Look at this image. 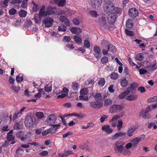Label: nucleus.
Here are the masks:
<instances>
[{"label": "nucleus", "instance_id": "f257e3e1", "mask_svg": "<svg viewBox=\"0 0 157 157\" xmlns=\"http://www.w3.org/2000/svg\"><path fill=\"white\" fill-rule=\"evenodd\" d=\"M35 121V119L34 116L30 115H27L24 120L25 126L29 128L32 127L34 125Z\"/></svg>", "mask_w": 157, "mask_h": 157}, {"label": "nucleus", "instance_id": "f03ea898", "mask_svg": "<svg viewBox=\"0 0 157 157\" xmlns=\"http://www.w3.org/2000/svg\"><path fill=\"white\" fill-rule=\"evenodd\" d=\"M124 108V107L121 105L114 104L109 108V111L111 113H115L122 110Z\"/></svg>", "mask_w": 157, "mask_h": 157}, {"label": "nucleus", "instance_id": "7ed1b4c3", "mask_svg": "<svg viewBox=\"0 0 157 157\" xmlns=\"http://www.w3.org/2000/svg\"><path fill=\"white\" fill-rule=\"evenodd\" d=\"M114 4L111 2H108L105 3L104 6V11L107 13L112 12L114 9Z\"/></svg>", "mask_w": 157, "mask_h": 157}, {"label": "nucleus", "instance_id": "20e7f679", "mask_svg": "<svg viewBox=\"0 0 157 157\" xmlns=\"http://www.w3.org/2000/svg\"><path fill=\"white\" fill-rule=\"evenodd\" d=\"M124 142L123 141H118L115 144L114 150L116 153L120 154L123 149V146Z\"/></svg>", "mask_w": 157, "mask_h": 157}, {"label": "nucleus", "instance_id": "39448f33", "mask_svg": "<svg viewBox=\"0 0 157 157\" xmlns=\"http://www.w3.org/2000/svg\"><path fill=\"white\" fill-rule=\"evenodd\" d=\"M103 103L98 100H95L94 101L90 102L89 103V106L91 108L95 109L100 108L101 107Z\"/></svg>", "mask_w": 157, "mask_h": 157}, {"label": "nucleus", "instance_id": "423d86ee", "mask_svg": "<svg viewBox=\"0 0 157 157\" xmlns=\"http://www.w3.org/2000/svg\"><path fill=\"white\" fill-rule=\"evenodd\" d=\"M107 21L109 24L113 25L117 19V15L114 13H109L107 17Z\"/></svg>", "mask_w": 157, "mask_h": 157}, {"label": "nucleus", "instance_id": "0eeeda50", "mask_svg": "<svg viewBox=\"0 0 157 157\" xmlns=\"http://www.w3.org/2000/svg\"><path fill=\"white\" fill-rule=\"evenodd\" d=\"M138 10L135 8H132L130 9L128 11V15L132 18H135L138 15Z\"/></svg>", "mask_w": 157, "mask_h": 157}, {"label": "nucleus", "instance_id": "6e6552de", "mask_svg": "<svg viewBox=\"0 0 157 157\" xmlns=\"http://www.w3.org/2000/svg\"><path fill=\"white\" fill-rule=\"evenodd\" d=\"M56 118L54 114L49 115L46 119L48 124L50 125H53L55 123Z\"/></svg>", "mask_w": 157, "mask_h": 157}, {"label": "nucleus", "instance_id": "1a4fd4ad", "mask_svg": "<svg viewBox=\"0 0 157 157\" xmlns=\"http://www.w3.org/2000/svg\"><path fill=\"white\" fill-rule=\"evenodd\" d=\"M94 51L95 53L94 54V57L98 59L101 58V49L100 47L98 45H95L93 48Z\"/></svg>", "mask_w": 157, "mask_h": 157}, {"label": "nucleus", "instance_id": "9d476101", "mask_svg": "<svg viewBox=\"0 0 157 157\" xmlns=\"http://www.w3.org/2000/svg\"><path fill=\"white\" fill-rule=\"evenodd\" d=\"M53 21V19L50 17L46 18L43 21L45 26L47 27H49L52 26Z\"/></svg>", "mask_w": 157, "mask_h": 157}, {"label": "nucleus", "instance_id": "9b49d317", "mask_svg": "<svg viewBox=\"0 0 157 157\" xmlns=\"http://www.w3.org/2000/svg\"><path fill=\"white\" fill-rule=\"evenodd\" d=\"M102 0H91V3L92 6L94 8L100 7L102 3Z\"/></svg>", "mask_w": 157, "mask_h": 157}, {"label": "nucleus", "instance_id": "f8f14e48", "mask_svg": "<svg viewBox=\"0 0 157 157\" xmlns=\"http://www.w3.org/2000/svg\"><path fill=\"white\" fill-rule=\"evenodd\" d=\"M98 23L99 25L101 27H104L106 24V19L104 16L100 17L98 19Z\"/></svg>", "mask_w": 157, "mask_h": 157}, {"label": "nucleus", "instance_id": "ddd939ff", "mask_svg": "<svg viewBox=\"0 0 157 157\" xmlns=\"http://www.w3.org/2000/svg\"><path fill=\"white\" fill-rule=\"evenodd\" d=\"M145 136L144 135H141L132 139L131 142L132 143L133 146L137 145L142 139V137L144 138Z\"/></svg>", "mask_w": 157, "mask_h": 157}, {"label": "nucleus", "instance_id": "4468645a", "mask_svg": "<svg viewBox=\"0 0 157 157\" xmlns=\"http://www.w3.org/2000/svg\"><path fill=\"white\" fill-rule=\"evenodd\" d=\"M59 21L61 22H63L67 26L70 25V23L69 19L66 17L63 16H61L59 17Z\"/></svg>", "mask_w": 157, "mask_h": 157}, {"label": "nucleus", "instance_id": "2eb2a0df", "mask_svg": "<svg viewBox=\"0 0 157 157\" xmlns=\"http://www.w3.org/2000/svg\"><path fill=\"white\" fill-rule=\"evenodd\" d=\"M45 6L44 5H43L40 10L39 13V16L40 17H42L46 16L48 15L46 10L45 11Z\"/></svg>", "mask_w": 157, "mask_h": 157}, {"label": "nucleus", "instance_id": "dca6fc26", "mask_svg": "<svg viewBox=\"0 0 157 157\" xmlns=\"http://www.w3.org/2000/svg\"><path fill=\"white\" fill-rule=\"evenodd\" d=\"M110 127L109 125H105L102 126L101 128L103 131L105 132L107 134H109L113 131V130Z\"/></svg>", "mask_w": 157, "mask_h": 157}, {"label": "nucleus", "instance_id": "f3484780", "mask_svg": "<svg viewBox=\"0 0 157 157\" xmlns=\"http://www.w3.org/2000/svg\"><path fill=\"white\" fill-rule=\"evenodd\" d=\"M126 134V132H125L116 133L111 137V139L112 140H115L118 138L120 137H121L125 135Z\"/></svg>", "mask_w": 157, "mask_h": 157}, {"label": "nucleus", "instance_id": "a211bd4d", "mask_svg": "<svg viewBox=\"0 0 157 157\" xmlns=\"http://www.w3.org/2000/svg\"><path fill=\"white\" fill-rule=\"evenodd\" d=\"M130 93V90H127L119 94L118 96V98L120 99H123L125 97H126Z\"/></svg>", "mask_w": 157, "mask_h": 157}, {"label": "nucleus", "instance_id": "6ab92c4d", "mask_svg": "<svg viewBox=\"0 0 157 157\" xmlns=\"http://www.w3.org/2000/svg\"><path fill=\"white\" fill-rule=\"evenodd\" d=\"M137 96L136 95L130 94L126 98V99L127 101H133L137 99Z\"/></svg>", "mask_w": 157, "mask_h": 157}, {"label": "nucleus", "instance_id": "aec40b11", "mask_svg": "<svg viewBox=\"0 0 157 157\" xmlns=\"http://www.w3.org/2000/svg\"><path fill=\"white\" fill-rule=\"evenodd\" d=\"M138 86V84L136 82H133L131 85L130 86H128L127 88V90H130L131 91L134 90L135 88Z\"/></svg>", "mask_w": 157, "mask_h": 157}, {"label": "nucleus", "instance_id": "412c9836", "mask_svg": "<svg viewBox=\"0 0 157 157\" xmlns=\"http://www.w3.org/2000/svg\"><path fill=\"white\" fill-rule=\"evenodd\" d=\"M126 25L127 28L131 29L133 26V23L132 20L129 19L126 21Z\"/></svg>", "mask_w": 157, "mask_h": 157}, {"label": "nucleus", "instance_id": "4be33fe9", "mask_svg": "<svg viewBox=\"0 0 157 157\" xmlns=\"http://www.w3.org/2000/svg\"><path fill=\"white\" fill-rule=\"evenodd\" d=\"M136 128L134 126L130 127L128 129L127 132V134L129 136H131L133 135V133L134 132Z\"/></svg>", "mask_w": 157, "mask_h": 157}, {"label": "nucleus", "instance_id": "5701e85b", "mask_svg": "<svg viewBox=\"0 0 157 157\" xmlns=\"http://www.w3.org/2000/svg\"><path fill=\"white\" fill-rule=\"evenodd\" d=\"M92 96L97 100H101L102 98L101 94L100 93L94 92L92 94Z\"/></svg>", "mask_w": 157, "mask_h": 157}, {"label": "nucleus", "instance_id": "b1692460", "mask_svg": "<svg viewBox=\"0 0 157 157\" xmlns=\"http://www.w3.org/2000/svg\"><path fill=\"white\" fill-rule=\"evenodd\" d=\"M24 132L20 131L18 132L16 134V136L18 138H20L21 140L24 141Z\"/></svg>", "mask_w": 157, "mask_h": 157}, {"label": "nucleus", "instance_id": "393cba45", "mask_svg": "<svg viewBox=\"0 0 157 157\" xmlns=\"http://www.w3.org/2000/svg\"><path fill=\"white\" fill-rule=\"evenodd\" d=\"M147 67L150 70L153 71L155 70L157 68V63L155 62L152 64L147 66Z\"/></svg>", "mask_w": 157, "mask_h": 157}, {"label": "nucleus", "instance_id": "a878e982", "mask_svg": "<svg viewBox=\"0 0 157 157\" xmlns=\"http://www.w3.org/2000/svg\"><path fill=\"white\" fill-rule=\"evenodd\" d=\"M52 128L48 129L43 131L42 134L43 136H46L50 133H54V131H52Z\"/></svg>", "mask_w": 157, "mask_h": 157}, {"label": "nucleus", "instance_id": "bb28decb", "mask_svg": "<svg viewBox=\"0 0 157 157\" xmlns=\"http://www.w3.org/2000/svg\"><path fill=\"white\" fill-rule=\"evenodd\" d=\"M128 83V81L126 80L125 78H124L121 81V84L123 87L126 86Z\"/></svg>", "mask_w": 157, "mask_h": 157}, {"label": "nucleus", "instance_id": "cd10ccee", "mask_svg": "<svg viewBox=\"0 0 157 157\" xmlns=\"http://www.w3.org/2000/svg\"><path fill=\"white\" fill-rule=\"evenodd\" d=\"M53 7L50 6H48L47 7L46 11L48 15L53 14L54 11L52 10Z\"/></svg>", "mask_w": 157, "mask_h": 157}, {"label": "nucleus", "instance_id": "c85d7f7f", "mask_svg": "<svg viewBox=\"0 0 157 157\" xmlns=\"http://www.w3.org/2000/svg\"><path fill=\"white\" fill-rule=\"evenodd\" d=\"M113 101L111 99H107L105 100L104 101V105L107 106L111 105Z\"/></svg>", "mask_w": 157, "mask_h": 157}, {"label": "nucleus", "instance_id": "c756f323", "mask_svg": "<svg viewBox=\"0 0 157 157\" xmlns=\"http://www.w3.org/2000/svg\"><path fill=\"white\" fill-rule=\"evenodd\" d=\"M105 80L104 78H100L98 81V84L101 86H104L105 84Z\"/></svg>", "mask_w": 157, "mask_h": 157}, {"label": "nucleus", "instance_id": "7c9ffc66", "mask_svg": "<svg viewBox=\"0 0 157 157\" xmlns=\"http://www.w3.org/2000/svg\"><path fill=\"white\" fill-rule=\"evenodd\" d=\"M110 77L112 79L116 80L118 78V75L117 73L113 72L111 73L110 75Z\"/></svg>", "mask_w": 157, "mask_h": 157}, {"label": "nucleus", "instance_id": "2f4dec72", "mask_svg": "<svg viewBox=\"0 0 157 157\" xmlns=\"http://www.w3.org/2000/svg\"><path fill=\"white\" fill-rule=\"evenodd\" d=\"M74 39L75 41L78 44H80L82 42V40L81 38L79 37L77 35H75Z\"/></svg>", "mask_w": 157, "mask_h": 157}, {"label": "nucleus", "instance_id": "473e14b6", "mask_svg": "<svg viewBox=\"0 0 157 157\" xmlns=\"http://www.w3.org/2000/svg\"><path fill=\"white\" fill-rule=\"evenodd\" d=\"M110 43L105 40H103L101 41V44L103 46H106L107 47L109 46Z\"/></svg>", "mask_w": 157, "mask_h": 157}, {"label": "nucleus", "instance_id": "72a5a7b5", "mask_svg": "<svg viewBox=\"0 0 157 157\" xmlns=\"http://www.w3.org/2000/svg\"><path fill=\"white\" fill-rule=\"evenodd\" d=\"M19 15L21 17H25L27 14V12L24 10H21L18 12Z\"/></svg>", "mask_w": 157, "mask_h": 157}, {"label": "nucleus", "instance_id": "f704fd0d", "mask_svg": "<svg viewBox=\"0 0 157 157\" xmlns=\"http://www.w3.org/2000/svg\"><path fill=\"white\" fill-rule=\"evenodd\" d=\"M136 59L137 60L142 61L144 59V57L141 54L139 53L136 56Z\"/></svg>", "mask_w": 157, "mask_h": 157}, {"label": "nucleus", "instance_id": "c9c22d12", "mask_svg": "<svg viewBox=\"0 0 157 157\" xmlns=\"http://www.w3.org/2000/svg\"><path fill=\"white\" fill-rule=\"evenodd\" d=\"M89 14L92 17L94 18L97 17L98 15L97 12L94 10H91L90 11Z\"/></svg>", "mask_w": 157, "mask_h": 157}, {"label": "nucleus", "instance_id": "e433bc0d", "mask_svg": "<svg viewBox=\"0 0 157 157\" xmlns=\"http://www.w3.org/2000/svg\"><path fill=\"white\" fill-rule=\"evenodd\" d=\"M125 32L126 34L128 36H134V32L132 31L125 29Z\"/></svg>", "mask_w": 157, "mask_h": 157}, {"label": "nucleus", "instance_id": "4c0bfd02", "mask_svg": "<svg viewBox=\"0 0 157 157\" xmlns=\"http://www.w3.org/2000/svg\"><path fill=\"white\" fill-rule=\"evenodd\" d=\"M86 116L85 113H75V116L77 117L78 118H82Z\"/></svg>", "mask_w": 157, "mask_h": 157}, {"label": "nucleus", "instance_id": "58836bf2", "mask_svg": "<svg viewBox=\"0 0 157 157\" xmlns=\"http://www.w3.org/2000/svg\"><path fill=\"white\" fill-rule=\"evenodd\" d=\"M33 136V134L31 132H27V133L24 136V140H25L27 139H29L30 137H32Z\"/></svg>", "mask_w": 157, "mask_h": 157}, {"label": "nucleus", "instance_id": "ea45409f", "mask_svg": "<svg viewBox=\"0 0 157 157\" xmlns=\"http://www.w3.org/2000/svg\"><path fill=\"white\" fill-rule=\"evenodd\" d=\"M157 100V96H154L148 99L147 100V102L148 103H151L156 101Z\"/></svg>", "mask_w": 157, "mask_h": 157}, {"label": "nucleus", "instance_id": "a19ab883", "mask_svg": "<svg viewBox=\"0 0 157 157\" xmlns=\"http://www.w3.org/2000/svg\"><path fill=\"white\" fill-rule=\"evenodd\" d=\"M108 61V58L107 57L103 56L101 59V62L102 64L106 63Z\"/></svg>", "mask_w": 157, "mask_h": 157}, {"label": "nucleus", "instance_id": "79ce46f5", "mask_svg": "<svg viewBox=\"0 0 157 157\" xmlns=\"http://www.w3.org/2000/svg\"><path fill=\"white\" fill-rule=\"evenodd\" d=\"M88 93L87 89L84 88L81 90L80 94L81 95H86Z\"/></svg>", "mask_w": 157, "mask_h": 157}, {"label": "nucleus", "instance_id": "37998d69", "mask_svg": "<svg viewBox=\"0 0 157 157\" xmlns=\"http://www.w3.org/2000/svg\"><path fill=\"white\" fill-rule=\"evenodd\" d=\"M22 125L21 124H19L18 123H16L14 124L13 126V129H20L22 128Z\"/></svg>", "mask_w": 157, "mask_h": 157}, {"label": "nucleus", "instance_id": "c03bdc74", "mask_svg": "<svg viewBox=\"0 0 157 157\" xmlns=\"http://www.w3.org/2000/svg\"><path fill=\"white\" fill-rule=\"evenodd\" d=\"M36 115L38 118L40 119L44 117V115L43 112H39L36 113Z\"/></svg>", "mask_w": 157, "mask_h": 157}, {"label": "nucleus", "instance_id": "a18cd8bd", "mask_svg": "<svg viewBox=\"0 0 157 157\" xmlns=\"http://www.w3.org/2000/svg\"><path fill=\"white\" fill-rule=\"evenodd\" d=\"M113 10L114 11V13H116L118 14H120L121 13L122 9H121L118 7H115L114 6V9Z\"/></svg>", "mask_w": 157, "mask_h": 157}, {"label": "nucleus", "instance_id": "49530a36", "mask_svg": "<svg viewBox=\"0 0 157 157\" xmlns=\"http://www.w3.org/2000/svg\"><path fill=\"white\" fill-rule=\"evenodd\" d=\"M84 46L87 48H89L90 47V43L88 40H85L84 42Z\"/></svg>", "mask_w": 157, "mask_h": 157}, {"label": "nucleus", "instance_id": "de8ad7c7", "mask_svg": "<svg viewBox=\"0 0 157 157\" xmlns=\"http://www.w3.org/2000/svg\"><path fill=\"white\" fill-rule=\"evenodd\" d=\"M109 47L110 48V51L113 52V53L115 52L116 51V48L115 46L110 43L109 45Z\"/></svg>", "mask_w": 157, "mask_h": 157}, {"label": "nucleus", "instance_id": "09e8293b", "mask_svg": "<svg viewBox=\"0 0 157 157\" xmlns=\"http://www.w3.org/2000/svg\"><path fill=\"white\" fill-rule=\"evenodd\" d=\"M71 86L73 89L75 90L78 89V85L76 82H73L72 83Z\"/></svg>", "mask_w": 157, "mask_h": 157}, {"label": "nucleus", "instance_id": "8fccbe9b", "mask_svg": "<svg viewBox=\"0 0 157 157\" xmlns=\"http://www.w3.org/2000/svg\"><path fill=\"white\" fill-rule=\"evenodd\" d=\"M52 125L53 126L51 128L52 129V131H54V133H55L59 127V124H53Z\"/></svg>", "mask_w": 157, "mask_h": 157}, {"label": "nucleus", "instance_id": "3c124183", "mask_svg": "<svg viewBox=\"0 0 157 157\" xmlns=\"http://www.w3.org/2000/svg\"><path fill=\"white\" fill-rule=\"evenodd\" d=\"M52 90V87L51 86H45L44 90V91L47 92H51Z\"/></svg>", "mask_w": 157, "mask_h": 157}, {"label": "nucleus", "instance_id": "603ef678", "mask_svg": "<svg viewBox=\"0 0 157 157\" xmlns=\"http://www.w3.org/2000/svg\"><path fill=\"white\" fill-rule=\"evenodd\" d=\"M67 29V27L63 25H59V31L65 32Z\"/></svg>", "mask_w": 157, "mask_h": 157}, {"label": "nucleus", "instance_id": "864d4df0", "mask_svg": "<svg viewBox=\"0 0 157 157\" xmlns=\"http://www.w3.org/2000/svg\"><path fill=\"white\" fill-rule=\"evenodd\" d=\"M120 118V117L119 115H117L115 116H113L111 119L109 120V122H113L117 119H119Z\"/></svg>", "mask_w": 157, "mask_h": 157}, {"label": "nucleus", "instance_id": "5fc2aeb1", "mask_svg": "<svg viewBox=\"0 0 157 157\" xmlns=\"http://www.w3.org/2000/svg\"><path fill=\"white\" fill-rule=\"evenodd\" d=\"M17 11L15 9L12 8L9 10V13L11 15H14L17 13Z\"/></svg>", "mask_w": 157, "mask_h": 157}, {"label": "nucleus", "instance_id": "6e6d98bb", "mask_svg": "<svg viewBox=\"0 0 157 157\" xmlns=\"http://www.w3.org/2000/svg\"><path fill=\"white\" fill-rule=\"evenodd\" d=\"M69 92V90L66 87H63V89L61 91V93H63L66 94V95H68ZM60 93L59 92V94Z\"/></svg>", "mask_w": 157, "mask_h": 157}, {"label": "nucleus", "instance_id": "4d7b16f0", "mask_svg": "<svg viewBox=\"0 0 157 157\" xmlns=\"http://www.w3.org/2000/svg\"><path fill=\"white\" fill-rule=\"evenodd\" d=\"M72 21L73 24L76 25H79L80 23L79 19L77 18H75L73 19Z\"/></svg>", "mask_w": 157, "mask_h": 157}, {"label": "nucleus", "instance_id": "13d9d810", "mask_svg": "<svg viewBox=\"0 0 157 157\" xmlns=\"http://www.w3.org/2000/svg\"><path fill=\"white\" fill-rule=\"evenodd\" d=\"M11 88L16 92H17L20 89V88L19 87L15 86L13 85L11 87Z\"/></svg>", "mask_w": 157, "mask_h": 157}, {"label": "nucleus", "instance_id": "bf43d9fd", "mask_svg": "<svg viewBox=\"0 0 157 157\" xmlns=\"http://www.w3.org/2000/svg\"><path fill=\"white\" fill-rule=\"evenodd\" d=\"M123 122L121 120L118 121V124L117 125L118 130H120L122 128Z\"/></svg>", "mask_w": 157, "mask_h": 157}, {"label": "nucleus", "instance_id": "052dcab7", "mask_svg": "<svg viewBox=\"0 0 157 157\" xmlns=\"http://www.w3.org/2000/svg\"><path fill=\"white\" fill-rule=\"evenodd\" d=\"M138 91H140L141 93L145 92L146 91V90L145 87L143 86H141L138 88Z\"/></svg>", "mask_w": 157, "mask_h": 157}, {"label": "nucleus", "instance_id": "680f3d73", "mask_svg": "<svg viewBox=\"0 0 157 157\" xmlns=\"http://www.w3.org/2000/svg\"><path fill=\"white\" fill-rule=\"evenodd\" d=\"M39 7L38 5L36 4L35 3H34V5L33 7V10L34 12H36L38 10Z\"/></svg>", "mask_w": 157, "mask_h": 157}, {"label": "nucleus", "instance_id": "e2e57ef3", "mask_svg": "<svg viewBox=\"0 0 157 157\" xmlns=\"http://www.w3.org/2000/svg\"><path fill=\"white\" fill-rule=\"evenodd\" d=\"M22 0H13L11 1L10 3L11 4H19L21 2Z\"/></svg>", "mask_w": 157, "mask_h": 157}, {"label": "nucleus", "instance_id": "0e129e2a", "mask_svg": "<svg viewBox=\"0 0 157 157\" xmlns=\"http://www.w3.org/2000/svg\"><path fill=\"white\" fill-rule=\"evenodd\" d=\"M71 39L69 36H65L63 37V41L64 42H69L71 40Z\"/></svg>", "mask_w": 157, "mask_h": 157}, {"label": "nucleus", "instance_id": "69168bd1", "mask_svg": "<svg viewBox=\"0 0 157 157\" xmlns=\"http://www.w3.org/2000/svg\"><path fill=\"white\" fill-rule=\"evenodd\" d=\"M7 139L9 141H13L14 138L13 136L12 135H10L7 134Z\"/></svg>", "mask_w": 157, "mask_h": 157}, {"label": "nucleus", "instance_id": "338daca9", "mask_svg": "<svg viewBox=\"0 0 157 157\" xmlns=\"http://www.w3.org/2000/svg\"><path fill=\"white\" fill-rule=\"evenodd\" d=\"M66 3V0H59V7L64 6Z\"/></svg>", "mask_w": 157, "mask_h": 157}, {"label": "nucleus", "instance_id": "774afa93", "mask_svg": "<svg viewBox=\"0 0 157 157\" xmlns=\"http://www.w3.org/2000/svg\"><path fill=\"white\" fill-rule=\"evenodd\" d=\"M8 3V2L7 1H6V0H4L1 3V4L2 6L5 7L7 6Z\"/></svg>", "mask_w": 157, "mask_h": 157}]
</instances>
